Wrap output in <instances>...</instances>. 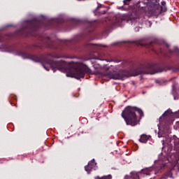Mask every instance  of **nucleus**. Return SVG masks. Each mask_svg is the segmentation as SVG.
<instances>
[{
	"mask_svg": "<svg viewBox=\"0 0 179 179\" xmlns=\"http://www.w3.org/2000/svg\"><path fill=\"white\" fill-rule=\"evenodd\" d=\"M21 57L24 59H31L34 62H42L43 68L46 71H50L45 65H50L53 72L55 69L61 71V72H66L68 78H75L76 79H82L85 78V75H92V69L86 65L80 66L74 64L73 66H66L64 61H54L55 58H59V55L56 52L48 53L46 55H31L26 52H20Z\"/></svg>",
	"mask_w": 179,
	"mask_h": 179,
	"instance_id": "1",
	"label": "nucleus"
},
{
	"mask_svg": "<svg viewBox=\"0 0 179 179\" xmlns=\"http://www.w3.org/2000/svg\"><path fill=\"white\" fill-rule=\"evenodd\" d=\"M43 26H44V23L42 21L34 19L31 21H28L27 25L20 29V34H21V36H24L25 37L27 36L39 37L41 43L29 45V48L30 50L33 48H43V47L57 50V46L54 45V42L51 41L50 37L47 36H41L37 32L38 31V29L43 27Z\"/></svg>",
	"mask_w": 179,
	"mask_h": 179,
	"instance_id": "2",
	"label": "nucleus"
},
{
	"mask_svg": "<svg viewBox=\"0 0 179 179\" xmlns=\"http://www.w3.org/2000/svg\"><path fill=\"white\" fill-rule=\"evenodd\" d=\"M166 71H170V68H163L159 64H140L134 66L131 72L133 76H138V75H155V73L166 72Z\"/></svg>",
	"mask_w": 179,
	"mask_h": 179,
	"instance_id": "3",
	"label": "nucleus"
},
{
	"mask_svg": "<svg viewBox=\"0 0 179 179\" xmlns=\"http://www.w3.org/2000/svg\"><path fill=\"white\" fill-rule=\"evenodd\" d=\"M138 113L141 117H143V111L135 106H127L122 112V117L124 118L127 125L135 127L138 125V116L136 113Z\"/></svg>",
	"mask_w": 179,
	"mask_h": 179,
	"instance_id": "4",
	"label": "nucleus"
},
{
	"mask_svg": "<svg viewBox=\"0 0 179 179\" xmlns=\"http://www.w3.org/2000/svg\"><path fill=\"white\" fill-rule=\"evenodd\" d=\"M160 0H144V1H137L135 3V6L138 9L143 10V12L155 13L159 7L160 6Z\"/></svg>",
	"mask_w": 179,
	"mask_h": 179,
	"instance_id": "5",
	"label": "nucleus"
},
{
	"mask_svg": "<svg viewBox=\"0 0 179 179\" xmlns=\"http://www.w3.org/2000/svg\"><path fill=\"white\" fill-rule=\"evenodd\" d=\"M166 161H169L167 157H164L163 159L159 157V160L155 161V164L152 167L143 169L141 170V172L143 174H145V176H150L152 174V170H155V171L159 173V171L163 170V169L166 167V163H164Z\"/></svg>",
	"mask_w": 179,
	"mask_h": 179,
	"instance_id": "6",
	"label": "nucleus"
},
{
	"mask_svg": "<svg viewBox=\"0 0 179 179\" xmlns=\"http://www.w3.org/2000/svg\"><path fill=\"white\" fill-rule=\"evenodd\" d=\"M171 110H166L162 115L159 117V124L161 127H167L173 122L171 120Z\"/></svg>",
	"mask_w": 179,
	"mask_h": 179,
	"instance_id": "7",
	"label": "nucleus"
},
{
	"mask_svg": "<svg viewBox=\"0 0 179 179\" xmlns=\"http://www.w3.org/2000/svg\"><path fill=\"white\" fill-rule=\"evenodd\" d=\"M129 74L128 71L125 70H120L118 72L111 73L109 74V78L110 79H114L115 80H123L124 78H128Z\"/></svg>",
	"mask_w": 179,
	"mask_h": 179,
	"instance_id": "8",
	"label": "nucleus"
},
{
	"mask_svg": "<svg viewBox=\"0 0 179 179\" xmlns=\"http://www.w3.org/2000/svg\"><path fill=\"white\" fill-rule=\"evenodd\" d=\"M96 166V163H94V159H92L90 162L88 163L87 166H85V170L89 174L93 168Z\"/></svg>",
	"mask_w": 179,
	"mask_h": 179,
	"instance_id": "9",
	"label": "nucleus"
},
{
	"mask_svg": "<svg viewBox=\"0 0 179 179\" xmlns=\"http://www.w3.org/2000/svg\"><path fill=\"white\" fill-rule=\"evenodd\" d=\"M149 139H150V136H148L146 134H142L139 139V142H141V143H147Z\"/></svg>",
	"mask_w": 179,
	"mask_h": 179,
	"instance_id": "10",
	"label": "nucleus"
},
{
	"mask_svg": "<svg viewBox=\"0 0 179 179\" xmlns=\"http://www.w3.org/2000/svg\"><path fill=\"white\" fill-rule=\"evenodd\" d=\"M58 23H59V20L58 19H52L48 22V24L50 27H52L54 24H58Z\"/></svg>",
	"mask_w": 179,
	"mask_h": 179,
	"instance_id": "11",
	"label": "nucleus"
},
{
	"mask_svg": "<svg viewBox=\"0 0 179 179\" xmlns=\"http://www.w3.org/2000/svg\"><path fill=\"white\" fill-rule=\"evenodd\" d=\"M169 54H176L177 57H179V49L177 47H174L173 50H169Z\"/></svg>",
	"mask_w": 179,
	"mask_h": 179,
	"instance_id": "12",
	"label": "nucleus"
},
{
	"mask_svg": "<svg viewBox=\"0 0 179 179\" xmlns=\"http://www.w3.org/2000/svg\"><path fill=\"white\" fill-rule=\"evenodd\" d=\"M88 26L91 29L89 31H93V30H94V27H96V22L90 21L88 22Z\"/></svg>",
	"mask_w": 179,
	"mask_h": 179,
	"instance_id": "13",
	"label": "nucleus"
},
{
	"mask_svg": "<svg viewBox=\"0 0 179 179\" xmlns=\"http://www.w3.org/2000/svg\"><path fill=\"white\" fill-rule=\"evenodd\" d=\"M161 5L162 12H166V10H167V7H166V1H162Z\"/></svg>",
	"mask_w": 179,
	"mask_h": 179,
	"instance_id": "14",
	"label": "nucleus"
},
{
	"mask_svg": "<svg viewBox=\"0 0 179 179\" xmlns=\"http://www.w3.org/2000/svg\"><path fill=\"white\" fill-rule=\"evenodd\" d=\"M166 177H169V178H173V172L171 171V170H169L166 173Z\"/></svg>",
	"mask_w": 179,
	"mask_h": 179,
	"instance_id": "15",
	"label": "nucleus"
},
{
	"mask_svg": "<svg viewBox=\"0 0 179 179\" xmlns=\"http://www.w3.org/2000/svg\"><path fill=\"white\" fill-rule=\"evenodd\" d=\"M96 178H99V179H112L113 177L111 176V175H108V176H103L101 178H100V176H97Z\"/></svg>",
	"mask_w": 179,
	"mask_h": 179,
	"instance_id": "16",
	"label": "nucleus"
},
{
	"mask_svg": "<svg viewBox=\"0 0 179 179\" xmlns=\"http://www.w3.org/2000/svg\"><path fill=\"white\" fill-rule=\"evenodd\" d=\"M155 44V42H150L148 45L147 47L148 48H152V47H153V45Z\"/></svg>",
	"mask_w": 179,
	"mask_h": 179,
	"instance_id": "17",
	"label": "nucleus"
},
{
	"mask_svg": "<svg viewBox=\"0 0 179 179\" xmlns=\"http://www.w3.org/2000/svg\"><path fill=\"white\" fill-rule=\"evenodd\" d=\"M129 2H131V0H124L123 1L124 5H129Z\"/></svg>",
	"mask_w": 179,
	"mask_h": 179,
	"instance_id": "18",
	"label": "nucleus"
},
{
	"mask_svg": "<svg viewBox=\"0 0 179 179\" xmlns=\"http://www.w3.org/2000/svg\"><path fill=\"white\" fill-rule=\"evenodd\" d=\"M73 24H74L75 26H78V24H79V21L78 20H73Z\"/></svg>",
	"mask_w": 179,
	"mask_h": 179,
	"instance_id": "19",
	"label": "nucleus"
},
{
	"mask_svg": "<svg viewBox=\"0 0 179 179\" xmlns=\"http://www.w3.org/2000/svg\"><path fill=\"white\" fill-rule=\"evenodd\" d=\"M174 143H175V145H179V138H176L175 140H174Z\"/></svg>",
	"mask_w": 179,
	"mask_h": 179,
	"instance_id": "20",
	"label": "nucleus"
},
{
	"mask_svg": "<svg viewBox=\"0 0 179 179\" xmlns=\"http://www.w3.org/2000/svg\"><path fill=\"white\" fill-rule=\"evenodd\" d=\"M163 133H161L160 131L158 132V138H162Z\"/></svg>",
	"mask_w": 179,
	"mask_h": 179,
	"instance_id": "21",
	"label": "nucleus"
},
{
	"mask_svg": "<svg viewBox=\"0 0 179 179\" xmlns=\"http://www.w3.org/2000/svg\"><path fill=\"white\" fill-rule=\"evenodd\" d=\"M162 145H164L162 149H164V148H166V143H164V141H162Z\"/></svg>",
	"mask_w": 179,
	"mask_h": 179,
	"instance_id": "22",
	"label": "nucleus"
},
{
	"mask_svg": "<svg viewBox=\"0 0 179 179\" xmlns=\"http://www.w3.org/2000/svg\"><path fill=\"white\" fill-rule=\"evenodd\" d=\"M135 31H139V27H136L135 28Z\"/></svg>",
	"mask_w": 179,
	"mask_h": 179,
	"instance_id": "23",
	"label": "nucleus"
},
{
	"mask_svg": "<svg viewBox=\"0 0 179 179\" xmlns=\"http://www.w3.org/2000/svg\"><path fill=\"white\" fill-rule=\"evenodd\" d=\"M174 99L175 100H178V97L176 96V95L174 96Z\"/></svg>",
	"mask_w": 179,
	"mask_h": 179,
	"instance_id": "24",
	"label": "nucleus"
},
{
	"mask_svg": "<svg viewBox=\"0 0 179 179\" xmlns=\"http://www.w3.org/2000/svg\"><path fill=\"white\" fill-rule=\"evenodd\" d=\"M105 13H106V11H103L101 13V15H105Z\"/></svg>",
	"mask_w": 179,
	"mask_h": 179,
	"instance_id": "25",
	"label": "nucleus"
},
{
	"mask_svg": "<svg viewBox=\"0 0 179 179\" xmlns=\"http://www.w3.org/2000/svg\"><path fill=\"white\" fill-rule=\"evenodd\" d=\"M171 141H170V142L168 143V146H170V145H171Z\"/></svg>",
	"mask_w": 179,
	"mask_h": 179,
	"instance_id": "26",
	"label": "nucleus"
},
{
	"mask_svg": "<svg viewBox=\"0 0 179 179\" xmlns=\"http://www.w3.org/2000/svg\"><path fill=\"white\" fill-rule=\"evenodd\" d=\"M64 44H66V45H68V42H64Z\"/></svg>",
	"mask_w": 179,
	"mask_h": 179,
	"instance_id": "27",
	"label": "nucleus"
},
{
	"mask_svg": "<svg viewBox=\"0 0 179 179\" xmlns=\"http://www.w3.org/2000/svg\"><path fill=\"white\" fill-rule=\"evenodd\" d=\"M152 51H155V49H152Z\"/></svg>",
	"mask_w": 179,
	"mask_h": 179,
	"instance_id": "28",
	"label": "nucleus"
},
{
	"mask_svg": "<svg viewBox=\"0 0 179 179\" xmlns=\"http://www.w3.org/2000/svg\"><path fill=\"white\" fill-rule=\"evenodd\" d=\"M139 1H145V0H139Z\"/></svg>",
	"mask_w": 179,
	"mask_h": 179,
	"instance_id": "29",
	"label": "nucleus"
}]
</instances>
